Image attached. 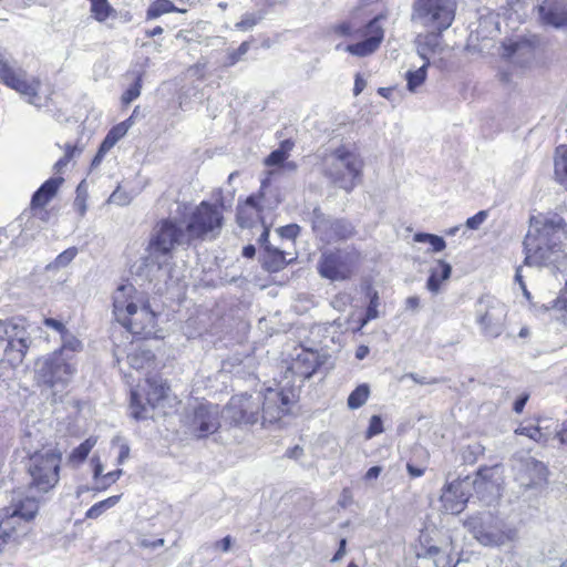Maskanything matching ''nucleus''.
<instances>
[{
  "mask_svg": "<svg viewBox=\"0 0 567 567\" xmlns=\"http://www.w3.org/2000/svg\"><path fill=\"white\" fill-rule=\"evenodd\" d=\"M132 125V117L118 123L105 136L102 142V152H109L123 136L126 135Z\"/></svg>",
  "mask_w": 567,
  "mask_h": 567,
  "instance_id": "nucleus-35",
  "label": "nucleus"
},
{
  "mask_svg": "<svg viewBox=\"0 0 567 567\" xmlns=\"http://www.w3.org/2000/svg\"><path fill=\"white\" fill-rule=\"evenodd\" d=\"M547 468L544 463L527 458L520 463L516 473V480L522 486L534 487L546 481Z\"/></svg>",
  "mask_w": 567,
  "mask_h": 567,
  "instance_id": "nucleus-26",
  "label": "nucleus"
},
{
  "mask_svg": "<svg viewBox=\"0 0 567 567\" xmlns=\"http://www.w3.org/2000/svg\"><path fill=\"white\" fill-rule=\"evenodd\" d=\"M78 255L76 247H70L62 251L52 262L48 264L45 269L48 271H55L69 266Z\"/></svg>",
  "mask_w": 567,
  "mask_h": 567,
  "instance_id": "nucleus-41",
  "label": "nucleus"
},
{
  "mask_svg": "<svg viewBox=\"0 0 567 567\" xmlns=\"http://www.w3.org/2000/svg\"><path fill=\"white\" fill-rule=\"evenodd\" d=\"M451 274L452 266L444 260H437L436 265L430 269V276L426 281V289L433 295L440 293L443 284L450 279Z\"/></svg>",
  "mask_w": 567,
  "mask_h": 567,
  "instance_id": "nucleus-29",
  "label": "nucleus"
},
{
  "mask_svg": "<svg viewBox=\"0 0 567 567\" xmlns=\"http://www.w3.org/2000/svg\"><path fill=\"white\" fill-rule=\"evenodd\" d=\"M165 544V540L163 538H157L155 540H150L147 538H142L138 540V545L143 548H158L162 547Z\"/></svg>",
  "mask_w": 567,
  "mask_h": 567,
  "instance_id": "nucleus-61",
  "label": "nucleus"
},
{
  "mask_svg": "<svg viewBox=\"0 0 567 567\" xmlns=\"http://www.w3.org/2000/svg\"><path fill=\"white\" fill-rule=\"evenodd\" d=\"M174 10L175 7L169 0H156L147 9V18L154 19L161 14L168 13Z\"/></svg>",
  "mask_w": 567,
  "mask_h": 567,
  "instance_id": "nucleus-46",
  "label": "nucleus"
},
{
  "mask_svg": "<svg viewBox=\"0 0 567 567\" xmlns=\"http://www.w3.org/2000/svg\"><path fill=\"white\" fill-rule=\"evenodd\" d=\"M292 259H290L291 261ZM289 260L286 259V255L282 250L274 248L271 246H266V251L262 255V265L264 267L271 272H276L281 270Z\"/></svg>",
  "mask_w": 567,
  "mask_h": 567,
  "instance_id": "nucleus-33",
  "label": "nucleus"
},
{
  "mask_svg": "<svg viewBox=\"0 0 567 567\" xmlns=\"http://www.w3.org/2000/svg\"><path fill=\"white\" fill-rule=\"evenodd\" d=\"M386 17L384 14H378L370 20L365 25V32L362 35H383L386 29L384 22Z\"/></svg>",
  "mask_w": 567,
  "mask_h": 567,
  "instance_id": "nucleus-47",
  "label": "nucleus"
},
{
  "mask_svg": "<svg viewBox=\"0 0 567 567\" xmlns=\"http://www.w3.org/2000/svg\"><path fill=\"white\" fill-rule=\"evenodd\" d=\"M526 250L525 264L528 266H559L566 259V254L560 245H542L535 243L533 236H526L524 240Z\"/></svg>",
  "mask_w": 567,
  "mask_h": 567,
  "instance_id": "nucleus-18",
  "label": "nucleus"
},
{
  "mask_svg": "<svg viewBox=\"0 0 567 567\" xmlns=\"http://www.w3.org/2000/svg\"><path fill=\"white\" fill-rule=\"evenodd\" d=\"M82 350V342L69 330L61 336V347L54 352H61L63 357H71L69 352L75 353Z\"/></svg>",
  "mask_w": 567,
  "mask_h": 567,
  "instance_id": "nucleus-38",
  "label": "nucleus"
},
{
  "mask_svg": "<svg viewBox=\"0 0 567 567\" xmlns=\"http://www.w3.org/2000/svg\"><path fill=\"white\" fill-rule=\"evenodd\" d=\"M293 389H272L268 388L261 396V422L272 424L279 421L290 411V406L296 401Z\"/></svg>",
  "mask_w": 567,
  "mask_h": 567,
  "instance_id": "nucleus-14",
  "label": "nucleus"
},
{
  "mask_svg": "<svg viewBox=\"0 0 567 567\" xmlns=\"http://www.w3.org/2000/svg\"><path fill=\"white\" fill-rule=\"evenodd\" d=\"M0 82L17 91L30 104L39 105L40 81L35 78H29L25 71L16 68L6 51H0Z\"/></svg>",
  "mask_w": 567,
  "mask_h": 567,
  "instance_id": "nucleus-10",
  "label": "nucleus"
},
{
  "mask_svg": "<svg viewBox=\"0 0 567 567\" xmlns=\"http://www.w3.org/2000/svg\"><path fill=\"white\" fill-rule=\"evenodd\" d=\"M450 49L443 44L442 38H423L417 42V53L424 63L430 64L436 56L443 59Z\"/></svg>",
  "mask_w": 567,
  "mask_h": 567,
  "instance_id": "nucleus-28",
  "label": "nucleus"
},
{
  "mask_svg": "<svg viewBox=\"0 0 567 567\" xmlns=\"http://www.w3.org/2000/svg\"><path fill=\"white\" fill-rule=\"evenodd\" d=\"M81 153V150L78 148L76 146H71V145H66V148H65V154L62 158H60L55 165H54V168L60 172L64 166H66V164L70 162V159L75 155V154H80Z\"/></svg>",
  "mask_w": 567,
  "mask_h": 567,
  "instance_id": "nucleus-53",
  "label": "nucleus"
},
{
  "mask_svg": "<svg viewBox=\"0 0 567 567\" xmlns=\"http://www.w3.org/2000/svg\"><path fill=\"white\" fill-rule=\"evenodd\" d=\"M292 144L288 141L281 144V147L272 151L266 158L265 165L267 166H276L284 164L288 157V151L291 148Z\"/></svg>",
  "mask_w": 567,
  "mask_h": 567,
  "instance_id": "nucleus-45",
  "label": "nucleus"
},
{
  "mask_svg": "<svg viewBox=\"0 0 567 567\" xmlns=\"http://www.w3.org/2000/svg\"><path fill=\"white\" fill-rule=\"evenodd\" d=\"M219 426L220 411L218 405L200 403L194 409L190 429L197 437H206L215 433Z\"/></svg>",
  "mask_w": 567,
  "mask_h": 567,
  "instance_id": "nucleus-20",
  "label": "nucleus"
},
{
  "mask_svg": "<svg viewBox=\"0 0 567 567\" xmlns=\"http://www.w3.org/2000/svg\"><path fill=\"white\" fill-rule=\"evenodd\" d=\"M96 444V439L89 437L78 447H75L69 455V463L73 466H78L85 461L91 450Z\"/></svg>",
  "mask_w": 567,
  "mask_h": 567,
  "instance_id": "nucleus-37",
  "label": "nucleus"
},
{
  "mask_svg": "<svg viewBox=\"0 0 567 567\" xmlns=\"http://www.w3.org/2000/svg\"><path fill=\"white\" fill-rule=\"evenodd\" d=\"M91 10L97 20L103 21L109 17L111 7L107 0H92Z\"/></svg>",
  "mask_w": 567,
  "mask_h": 567,
  "instance_id": "nucleus-48",
  "label": "nucleus"
},
{
  "mask_svg": "<svg viewBox=\"0 0 567 567\" xmlns=\"http://www.w3.org/2000/svg\"><path fill=\"white\" fill-rule=\"evenodd\" d=\"M475 321L485 337L497 338L502 334L507 316L506 306L497 298L484 295L475 302Z\"/></svg>",
  "mask_w": 567,
  "mask_h": 567,
  "instance_id": "nucleus-11",
  "label": "nucleus"
},
{
  "mask_svg": "<svg viewBox=\"0 0 567 567\" xmlns=\"http://www.w3.org/2000/svg\"><path fill=\"white\" fill-rule=\"evenodd\" d=\"M502 32L501 17L498 14L489 12L480 18L476 29L478 35H494Z\"/></svg>",
  "mask_w": 567,
  "mask_h": 567,
  "instance_id": "nucleus-34",
  "label": "nucleus"
},
{
  "mask_svg": "<svg viewBox=\"0 0 567 567\" xmlns=\"http://www.w3.org/2000/svg\"><path fill=\"white\" fill-rule=\"evenodd\" d=\"M299 226L296 225V224H291V225H287L285 227H281L279 229V233H280V236L281 237H285V238H288V239H293L298 236L299 234Z\"/></svg>",
  "mask_w": 567,
  "mask_h": 567,
  "instance_id": "nucleus-58",
  "label": "nucleus"
},
{
  "mask_svg": "<svg viewBox=\"0 0 567 567\" xmlns=\"http://www.w3.org/2000/svg\"><path fill=\"white\" fill-rule=\"evenodd\" d=\"M536 9L542 24L567 31V0H542Z\"/></svg>",
  "mask_w": 567,
  "mask_h": 567,
  "instance_id": "nucleus-24",
  "label": "nucleus"
},
{
  "mask_svg": "<svg viewBox=\"0 0 567 567\" xmlns=\"http://www.w3.org/2000/svg\"><path fill=\"white\" fill-rule=\"evenodd\" d=\"M383 432V423L379 415H373L370 419L369 427L365 432V439L370 440L375 435H379Z\"/></svg>",
  "mask_w": 567,
  "mask_h": 567,
  "instance_id": "nucleus-52",
  "label": "nucleus"
},
{
  "mask_svg": "<svg viewBox=\"0 0 567 567\" xmlns=\"http://www.w3.org/2000/svg\"><path fill=\"white\" fill-rule=\"evenodd\" d=\"M121 499V495H113L104 501H101L94 504L92 507L87 509L85 513V517L90 519H95L100 517L105 511L115 506Z\"/></svg>",
  "mask_w": 567,
  "mask_h": 567,
  "instance_id": "nucleus-42",
  "label": "nucleus"
},
{
  "mask_svg": "<svg viewBox=\"0 0 567 567\" xmlns=\"http://www.w3.org/2000/svg\"><path fill=\"white\" fill-rule=\"evenodd\" d=\"M113 313L132 334L148 338L155 333L156 313L132 284L121 285L114 291Z\"/></svg>",
  "mask_w": 567,
  "mask_h": 567,
  "instance_id": "nucleus-1",
  "label": "nucleus"
},
{
  "mask_svg": "<svg viewBox=\"0 0 567 567\" xmlns=\"http://www.w3.org/2000/svg\"><path fill=\"white\" fill-rule=\"evenodd\" d=\"M360 260L361 255L354 249L326 251L318 261V272L332 281L347 280Z\"/></svg>",
  "mask_w": 567,
  "mask_h": 567,
  "instance_id": "nucleus-13",
  "label": "nucleus"
},
{
  "mask_svg": "<svg viewBox=\"0 0 567 567\" xmlns=\"http://www.w3.org/2000/svg\"><path fill=\"white\" fill-rule=\"evenodd\" d=\"M496 468L480 470L474 480H471V488L474 489L472 498L476 497L484 505H492L501 497V485L495 477Z\"/></svg>",
  "mask_w": 567,
  "mask_h": 567,
  "instance_id": "nucleus-22",
  "label": "nucleus"
},
{
  "mask_svg": "<svg viewBox=\"0 0 567 567\" xmlns=\"http://www.w3.org/2000/svg\"><path fill=\"white\" fill-rule=\"evenodd\" d=\"M62 183V177H53L44 182L32 196V207L45 206L54 197Z\"/></svg>",
  "mask_w": 567,
  "mask_h": 567,
  "instance_id": "nucleus-31",
  "label": "nucleus"
},
{
  "mask_svg": "<svg viewBox=\"0 0 567 567\" xmlns=\"http://www.w3.org/2000/svg\"><path fill=\"white\" fill-rule=\"evenodd\" d=\"M261 220L260 208L255 197L247 198L245 204L239 205L237 208V223L243 228L254 227Z\"/></svg>",
  "mask_w": 567,
  "mask_h": 567,
  "instance_id": "nucleus-30",
  "label": "nucleus"
},
{
  "mask_svg": "<svg viewBox=\"0 0 567 567\" xmlns=\"http://www.w3.org/2000/svg\"><path fill=\"white\" fill-rule=\"evenodd\" d=\"M142 75L138 74L136 76L135 83L131 85L122 95V102L123 104L127 105L135 99H137L141 94L142 89Z\"/></svg>",
  "mask_w": 567,
  "mask_h": 567,
  "instance_id": "nucleus-49",
  "label": "nucleus"
},
{
  "mask_svg": "<svg viewBox=\"0 0 567 567\" xmlns=\"http://www.w3.org/2000/svg\"><path fill=\"white\" fill-rule=\"evenodd\" d=\"M257 18L254 14H247L245 16L240 22L236 24L237 31L239 32H247L249 31L256 23Z\"/></svg>",
  "mask_w": 567,
  "mask_h": 567,
  "instance_id": "nucleus-55",
  "label": "nucleus"
},
{
  "mask_svg": "<svg viewBox=\"0 0 567 567\" xmlns=\"http://www.w3.org/2000/svg\"><path fill=\"white\" fill-rule=\"evenodd\" d=\"M311 226L320 240L327 244L344 240L354 235V227L351 223L344 219L332 220L319 207H315L311 213Z\"/></svg>",
  "mask_w": 567,
  "mask_h": 567,
  "instance_id": "nucleus-15",
  "label": "nucleus"
},
{
  "mask_svg": "<svg viewBox=\"0 0 567 567\" xmlns=\"http://www.w3.org/2000/svg\"><path fill=\"white\" fill-rule=\"evenodd\" d=\"M187 207L179 205L177 213L184 218L190 240H214L224 226L221 206L202 202L199 205L186 213Z\"/></svg>",
  "mask_w": 567,
  "mask_h": 567,
  "instance_id": "nucleus-6",
  "label": "nucleus"
},
{
  "mask_svg": "<svg viewBox=\"0 0 567 567\" xmlns=\"http://www.w3.org/2000/svg\"><path fill=\"white\" fill-rule=\"evenodd\" d=\"M546 309H556V310H564L565 311V316H567V281H566V285H565V290L561 295L560 298H557L556 300H554L551 302V306L550 307H546Z\"/></svg>",
  "mask_w": 567,
  "mask_h": 567,
  "instance_id": "nucleus-57",
  "label": "nucleus"
},
{
  "mask_svg": "<svg viewBox=\"0 0 567 567\" xmlns=\"http://www.w3.org/2000/svg\"><path fill=\"white\" fill-rule=\"evenodd\" d=\"M518 435H525L535 442H542L545 441V435L543 434L540 427L533 426V425H526V426H519L515 431Z\"/></svg>",
  "mask_w": 567,
  "mask_h": 567,
  "instance_id": "nucleus-50",
  "label": "nucleus"
},
{
  "mask_svg": "<svg viewBox=\"0 0 567 567\" xmlns=\"http://www.w3.org/2000/svg\"><path fill=\"white\" fill-rule=\"evenodd\" d=\"M420 298L417 296H410L405 299V309L412 312L419 311Z\"/></svg>",
  "mask_w": 567,
  "mask_h": 567,
  "instance_id": "nucleus-64",
  "label": "nucleus"
},
{
  "mask_svg": "<svg viewBox=\"0 0 567 567\" xmlns=\"http://www.w3.org/2000/svg\"><path fill=\"white\" fill-rule=\"evenodd\" d=\"M61 462L62 452L56 446H45L31 453L25 463L29 489L38 494L52 491L60 481Z\"/></svg>",
  "mask_w": 567,
  "mask_h": 567,
  "instance_id": "nucleus-5",
  "label": "nucleus"
},
{
  "mask_svg": "<svg viewBox=\"0 0 567 567\" xmlns=\"http://www.w3.org/2000/svg\"><path fill=\"white\" fill-rule=\"evenodd\" d=\"M363 171V159L347 145H340L323 156L322 174L330 183L350 193L358 185Z\"/></svg>",
  "mask_w": 567,
  "mask_h": 567,
  "instance_id": "nucleus-4",
  "label": "nucleus"
},
{
  "mask_svg": "<svg viewBox=\"0 0 567 567\" xmlns=\"http://www.w3.org/2000/svg\"><path fill=\"white\" fill-rule=\"evenodd\" d=\"M455 7L454 0H415L413 19L420 20L441 33L454 20Z\"/></svg>",
  "mask_w": 567,
  "mask_h": 567,
  "instance_id": "nucleus-12",
  "label": "nucleus"
},
{
  "mask_svg": "<svg viewBox=\"0 0 567 567\" xmlns=\"http://www.w3.org/2000/svg\"><path fill=\"white\" fill-rule=\"evenodd\" d=\"M526 236H533L535 243L542 245H560L567 239V231L561 217H544L533 218L528 234Z\"/></svg>",
  "mask_w": 567,
  "mask_h": 567,
  "instance_id": "nucleus-17",
  "label": "nucleus"
},
{
  "mask_svg": "<svg viewBox=\"0 0 567 567\" xmlns=\"http://www.w3.org/2000/svg\"><path fill=\"white\" fill-rule=\"evenodd\" d=\"M381 39L382 38H365L358 43L346 45L344 50L355 56H367L380 47Z\"/></svg>",
  "mask_w": 567,
  "mask_h": 567,
  "instance_id": "nucleus-36",
  "label": "nucleus"
},
{
  "mask_svg": "<svg viewBox=\"0 0 567 567\" xmlns=\"http://www.w3.org/2000/svg\"><path fill=\"white\" fill-rule=\"evenodd\" d=\"M378 307H379V296H378L377 291H373L370 297L369 306L367 308L365 318L363 319L361 326H365L370 320L378 318V316H379Z\"/></svg>",
  "mask_w": 567,
  "mask_h": 567,
  "instance_id": "nucleus-51",
  "label": "nucleus"
},
{
  "mask_svg": "<svg viewBox=\"0 0 567 567\" xmlns=\"http://www.w3.org/2000/svg\"><path fill=\"white\" fill-rule=\"evenodd\" d=\"M471 478L456 480L444 486L441 503L446 513L460 514L473 495L470 494Z\"/></svg>",
  "mask_w": 567,
  "mask_h": 567,
  "instance_id": "nucleus-21",
  "label": "nucleus"
},
{
  "mask_svg": "<svg viewBox=\"0 0 567 567\" xmlns=\"http://www.w3.org/2000/svg\"><path fill=\"white\" fill-rule=\"evenodd\" d=\"M468 525L474 537L484 546H503L516 540L518 537V532L515 527L495 519L489 513L471 518Z\"/></svg>",
  "mask_w": 567,
  "mask_h": 567,
  "instance_id": "nucleus-9",
  "label": "nucleus"
},
{
  "mask_svg": "<svg viewBox=\"0 0 567 567\" xmlns=\"http://www.w3.org/2000/svg\"><path fill=\"white\" fill-rule=\"evenodd\" d=\"M372 0H362L360 6L353 11L352 19L350 21H343L336 27V33L339 35H350L351 32L357 31V23L354 20L360 16L361 11Z\"/></svg>",
  "mask_w": 567,
  "mask_h": 567,
  "instance_id": "nucleus-43",
  "label": "nucleus"
},
{
  "mask_svg": "<svg viewBox=\"0 0 567 567\" xmlns=\"http://www.w3.org/2000/svg\"><path fill=\"white\" fill-rule=\"evenodd\" d=\"M324 359L326 358L320 355L317 351L301 349L292 359L288 370L292 374L306 380L318 370V368L324 362Z\"/></svg>",
  "mask_w": 567,
  "mask_h": 567,
  "instance_id": "nucleus-25",
  "label": "nucleus"
},
{
  "mask_svg": "<svg viewBox=\"0 0 567 567\" xmlns=\"http://www.w3.org/2000/svg\"><path fill=\"white\" fill-rule=\"evenodd\" d=\"M231 545H233V538H231V536L228 535V536L224 537L223 539L213 543L212 548H214L215 550H221L223 553H227L230 550Z\"/></svg>",
  "mask_w": 567,
  "mask_h": 567,
  "instance_id": "nucleus-59",
  "label": "nucleus"
},
{
  "mask_svg": "<svg viewBox=\"0 0 567 567\" xmlns=\"http://www.w3.org/2000/svg\"><path fill=\"white\" fill-rule=\"evenodd\" d=\"M122 473H123L122 470H116V471H113V472H110V473L103 475L102 481H104L105 484L102 486V488H105L107 485L116 482L120 478V476L122 475Z\"/></svg>",
  "mask_w": 567,
  "mask_h": 567,
  "instance_id": "nucleus-63",
  "label": "nucleus"
},
{
  "mask_svg": "<svg viewBox=\"0 0 567 567\" xmlns=\"http://www.w3.org/2000/svg\"><path fill=\"white\" fill-rule=\"evenodd\" d=\"M192 243L183 217L173 216L162 219L151 235L145 265H154L161 269L176 247L189 246Z\"/></svg>",
  "mask_w": 567,
  "mask_h": 567,
  "instance_id": "nucleus-3",
  "label": "nucleus"
},
{
  "mask_svg": "<svg viewBox=\"0 0 567 567\" xmlns=\"http://www.w3.org/2000/svg\"><path fill=\"white\" fill-rule=\"evenodd\" d=\"M109 200L117 205H126L128 203L127 196L123 194L120 189L114 190L111 194Z\"/></svg>",
  "mask_w": 567,
  "mask_h": 567,
  "instance_id": "nucleus-62",
  "label": "nucleus"
},
{
  "mask_svg": "<svg viewBox=\"0 0 567 567\" xmlns=\"http://www.w3.org/2000/svg\"><path fill=\"white\" fill-rule=\"evenodd\" d=\"M501 55L513 63L525 65L535 58V42L529 38H505Z\"/></svg>",
  "mask_w": 567,
  "mask_h": 567,
  "instance_id": "nucleus-23",
  "label": "nucleus"
},
{
  "mask_svg": "<svg viewBox=\"0 0 567 567\" xmlns=\"http://www.w3.org/2000/svg\"><path fill=\"white\" fill-rule=\"evenodd\" d=\"M127 363L135 370H143L152 365L154 354L151 350L144 349L141 344L131 343V349L126 355Z\"/></svg>",
  "mask_w": 567,
  "mask_h": 567,
  "instance_id": "nucleus-32",
  "label": "nucleus"
},
{
  "mask_svg": "<svg viewBox=\"0 0 567 567\" xmlns=\"http://www.w3.org/2000/svg\"><path fill=\"white\" fill-rule=\"evenodd\" d=\"M75 373L73 357H63L61 352H52L35 363V378L39 383L54 388L64 386Z\"/></svg>",
  "mask_w": 567,
  "mask_h": 567,
  "instance_id": "nucleus-8",
  "label": "nucleus"
},
{
  "mask_svg": "<svg viewBox=\"0 0 567 567\" xmlns=\"http://www.w3.org/2000/svg\"><path fill=\"white\" fill-rule=\"evenodd\" d=\"M414 241L416 243H427L431 245L432 252H440L445 249L446 243L445 240L433 234L427 233H417L414 235Z\"/></svg>",
  "mask_w": 567,
  "mask_h": 567,
  "instance_id": "nucleus-44",
  "label": "nucleus"
},
{
  "mask_svg": "<svg viewBox=\"0 0 567 567\" xmlns=\"http://www.w3.org/2000/svg\"><path fill=\"white\" fill-rule=\"evenodd\" d=\"M350 301L351 297L348 293H339L332 299L331 305L334 309L343 311Z\"/></svg>",
  "mask_w": 567,
  "mask_h": 567,
  "instance_id": "nucleus-56",
  "label": "nucleus"
},
{
  "mask_svg": "<svg viewBox=\"0 0 567 567\" xmlns=\"http://www.w3.org/2000/svg\"><path fill=\"white\" fill-rule=\"evenodd\" d=\"M487 216H488V213L486 210H480L474 216L467 218L465 225H466L467 228L476 230L486 220Z\"/></svg>",
  "mask_w": 567,
  "mask_h": 567,
  "instance_id": "nucleus-54",
  "label": "nucleus"
},
{
  "mask_svg": "<svg viewBox=\"0 0 567 567\" xmlns=\"http://www.w3.org/2000/svg\"><path fill=\"white\" fill-rule=\"evenodd\" d=\"M44 324L47 327L52 328L55 331H58L60 333V336H62L63 332H65L68 330L61 321L53 319V318H45Z\"/></svg>",
  "mask_w": 567,
  "mask_h": 567,
  "instance_id": "nucleus-60",
  "label": "nucleus"
},
{
  "mask_svg": "<svg viewBox=\"0 0 567 567\" xmlns=\"http://www.w3.org/2000/svg\"><path fill=\"white\" fill-rule=\"evenodd\" d=\"M426 70L427 63H423L416 70L406 72V87L410 92H416V90L424 83L426 79Z\"/></svg>",
  "mask_w": 567,
  "mask_h": 567,
  "instance_id": "nucleus-40",
  "label": "nucleus"
},
{
  "mask_svg": "<svg viewBox=\"0 0 567 567\" xmlns=\"http://www.w3.org/2000/svg\"><path fill=\"white\" fill-rule=\"evenodd\" d=\"M146 384L148 389L146 391L145 404L142 403V395L138 391H131V410L133 417L136 420L146 419L148 416L147 406L154 409L166 396L168 390L161 378H147Z\"/></svg>",
  "mask_w": 567,
  "mask_h": 567,
  "instance_id": "nucleus-19",
  "label": "nucleus"
},
{
  "mask_svg": "<svg viewBox=\"0 0 567 567\" xmlns=\"http://www.w3.org/2000/svg\"><path fill=\"white\" fill-rule=\"evenodd\" d=\"M271 47L269 39L251 38L244 41L237 50L228 51L223 65L229 68L241 61L248 51H254L255 55L258 54L259 49H269Z\"/></svg>",
  "mask_w": 567,
  "mask_h": 567,
  "instance_id": "nucleus-27",
  "label": "nucleus"
},
{
  "mask_svg": "<svg viewBox=\"0 0 567 567\" xmlns=\"http://www.w3.org/2000/svg\"><path fill=\"white\" fill-rule=\"evenodd\" d=\"M261 395H234L226 406V417L234 424H255L260 417Z\"/></svg>",
  "mask_w": 567,
  "mask_h": 567,
  "instance_id": "nucleus-16",
  "label": "nucleus"
},
{
  "mask_svg": "<svg viewBox=\"0 0 567 567\" xmlns=\"http://www.w3.org/2000/svg\"><path fill=\"white\" fill-rule=\"evenodd\" d=\"M39 507L38 497L16 492L10 504L0 509V538L6 544H22L33 533V520Z\"/></svg>",
  "mask_w": 567,
  "mask_h": 567,
  "instance_id": "nucleus-2",
  "label": "nucleus"
},
{
  "mask_svg": "<svg viewBox=\"0 0 567 567\" xmlns=\"http://www.w3.org/2000/svg\"><path fill=\"white\" fill-rule=\"evenodd\" d=\"M0 340H7L4 355L12 367L22 363L32 339L27 330V321L23 317L0 319Z\"/></svg>",
  "mask_w": 567,
  "mask_h": 567,
  "instance_id": "nucleus-7",
  "label": "nucleus"
},
{
  "mask_svg": "<svg viewBox=\"0 0 567 567\" xmlns=\"http://www.w3.org/2000/svg\"><path fill=\"white\" fill-rule=\"evenodd\" d=\"M369 395L370 388L368 384L363 383L358 385L348 398V408L351 410L361 408L368 401Z\"/></svg>",
  "mask_w": 567,
  "mask_h": 567,
  "instance_id": "nucleus-39",
  "label": "nucleus"
}]
</instances>
